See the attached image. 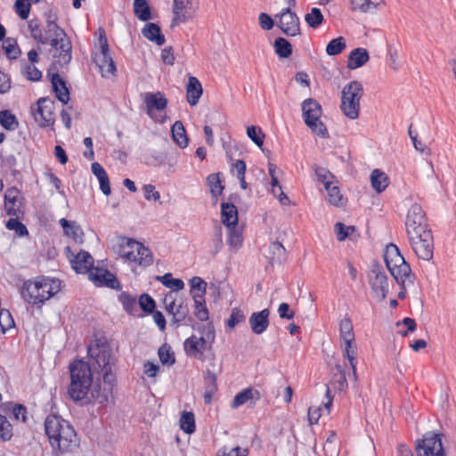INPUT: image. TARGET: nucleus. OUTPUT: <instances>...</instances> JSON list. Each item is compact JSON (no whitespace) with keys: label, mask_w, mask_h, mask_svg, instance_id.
<instances>
[{"label":"nucleus","mask_w":456,"mask_h":456,"mask_svg":"<svg viewBox=\"0 0 456 456\" xmlns=\"http://www.w3.org/2000/svg\"><path fill=\"white\" fill-rule=\"evenodd\" d=\"M118 299L120 303L123 305L125 310L129 314H133L134 310L136 308V298L133 295L127 292H122Z\"/></svg>","instance_id":"6e6d98bb"},{"label":"nucleus","mask_w":456,"mask_h":456,"mask_svg":"<svg viewBox=\"0 0 456 456\" xmlns=\"http://www.w3.org/2000/svg\"><path fill=\"white\" fill-rule=\"evenodd\" d=\"M305 20L310 28H316L322 23L323 15L319 8L313 7L310 12L305 14Z\"/></svg>","instance_id":"c03bdc74"},{"label":"nucleus","mask_w":456,"mask_h":456,"mask_svg":"<svg viewBox=\"0 0 456 456\" xmlns=\"http://www.w3.org/2000/svg\"><path fill=\"white\" fill-rule=\"evenodd\" d=\"M60 224L66 235L71 237L77 242H83L84 232L81 227L75 221H69L65 218L60 220Z\"/></svg>","instance_id":"c756f323"},{"label":"nucleus","mask_w":456,"mask_h":456,"mask_svg":"<svg viewBox=\"0 0 456 456\" xmlns=\"http://www.w3.org/2000/svg\"><path fill=\"white\" fill-rule=\"evenodd\" d=\"M328 192V200L330 204L340 207L345 203L343 195L340 192L338 186L331 184L325 188Z\"/></svg>","instance_id":"37998d69"},{"label":"nucleus","mask_w":456,"mask_h":456,"mask_svg":"<svg viewBox=\"0 0 456 456\" xmlns=\"http://www.w3.org/2000/svg\"><path fill=\"white\" fill-rule=\"evenodd\" d=\"M370 183L372 188L380 193L384 191L389 184L388 176L379 169H374L370 174Z\"/></svg>","instance_id":"473e14b6"},{"label":"nucleus","mask_w":456,"mask_h":456,"mask_svg":"<svg viewBox=\"0 0 456 456\" xmlns=\"http://www.w3.org/2000/svg\"><path fill=\"white\" fill-rule=\"evenodd\" d=\"M138 304L142 310L146 313H152L156 306L154 299L146 293L140 297Z\"/></svg>","instance_id":"69168bd1"},{"label":"nucleus","mask_w":456,"mask_h":456,"mask_svg":"<svg viewBox=\"0 0 456 456\" xmlns=\"http://www.w3.org/2000/svg\"><path fill=\"white\" fill-rule=\"evenodd\" d=\"M89 272V277L96 286L115 289L120 288L119 281L110 271L102 268H92Z\"/></svg>","instance_id":"6ab92c4d"},{"label":"nucleus","mask_w":456,"mask_h":456,"mask_svg":"<svg viewBox=\"0 0 456 456\" xmlns=\"http://www.w3.org/2000/svg\"><path fill=\"white\" fill-rule=\"evenodd\" d=\"M180 427L187 434L195 431L194 414L191 411H183L180 419Z\"/></svg>","instance_id":"49530a36"},{"label":"nucleus","mask_w":456,"mask_h":456,"mask_svg":"<svg viewBox=\"0 0 456 456\" xmlns=\"http://www.w3.org/2000/svg\"><path fill=\"white\" fill-rule=\"evenodd\" d=\"M14 326L13 318L7 309L0 310V329L4 333Z\"/></svg>","instance_id":"13d9d810"},{"label":"nucleus","mask_w":456,"mask_h":456,"mask_svg":"<svg viewBox=\"0 0 456 456\" xmlns=\"http://www.w3.org/2000/svg\"><path fill=\"white\" fill-rule=\"evenodd\" d=\"M89 362H86L90 370L102 375L103 382L108 387H112L115 381V374L113 373L114 358L111 354L110 346L95 340L94 344L88 346Z\"/></svg>","instance_id":"39448f33"},{"label":"nucleus","mask_w":456,"mask_h":456,"mask_svg":"<svg viewBox=\"0 0 456 456\" xmlns=\"http://www.w3.org/2000/svg\"><path fill=\"white\" fill-rule=\"evenodd\" d=\"M197 9L198 0H174L171 26L175 27L192 19Z\"/></svg>","instance_id":"4468645a"},{"label":"nucleus","mask_w":456,"mask_h":456,"mask_svg":"<svg viewBox=\"0 0 456 456\" xmlns=\"http://www.w3.org/2000/svg\"><path fill=\"white\" fill-rule=\"evenodd\" d=\"M142 34L148 40L155 43L157 45H162L165 43V37L161 33L160 28L155 23H147L142 29Z\"/></svg>","instance_id":"c85d7f7f"},{"label":"nucleus","mask_w":456,"mask_h":456,"mask_svg":"<svg viewBox=\"0 0 456 456\" xmlns=\"http://www.w3.org/2000/svg\"><path fill=\"white\" fill-rule=\"evenodd\" d=\"M302 116L310 130L321 137H328V130L321 120L322 114L321 104L314 99L305 100L301 104Z\"/></svg>","instance_id":"9d476101"},{"label":"nucleus","mask_w":456,"mask_h":456,"mask_svg":"<svg viewBox=\"0 0 456 456\" xmlns=\"http://www.w3.org/2000/svg\"><path fill=\"white\" fill-rule=\"evenodd\" d=\"M51 82L58 100L66 104L69 101V92L63 78L59 74L54 73L52 75Z\"/></svg>","instance_id":"bb28decb"},{"label":"nucleus","mask_w":456,"mask_h":456,"mask_svg":"<svg viewBox=\"0 0 456 456\" xmlns=\"http://www.w3.org/2000/svg\"><path fill=\"white\" fill-rule=\"evenodd\" d=\"M183 346L188 355L200 359L207 348V341L203 337L192 335L184 341Z\"/></svg>","instance_id":"4be33fe9"},{"label":"nucleus","mask_w":456,"mask_h":456,"mask_svg":"<svg viewBox=\"0 0 456 456\" xmlns=\"http://www.w3.org/2000/svg\"><path fill=\"white\" fill-rule=\"evenodd\" d=\"M207 283L200 277H193L191 280V294L194 299V296L204 297Z\"/></svg>","instance_id":"3c124183"},{"label":"nucleus","mask_w":456,"mask_h":456,"mask_svg":"<svg viewBox=\"0 0 456 456\" xmlns=\"http://www.w3.org/2000/svg\"><path fill=\"white\" fill-rule=\"evenodd\" d=\"M99 34V50L94 53V61L102 76L107 77L115 73L116 66L110 53L104 29L100 28Z\"/></svg>","instance_id":"9b49d317"},{"label":"nucleus","mask_w":456,"mask_h":456,"mask_svg":"<svg viewBox=\"0 0 456 456\" xmlns=\"http://www.w3.org/2000/svg\"><path fill=\"white\" fill-rule=\"evenodd\" d=\"M92 172L99 180L102 192L106 196L110 195L111 191L110 183L104 168L98 162H94L92 164Z\"/></svg>","instance_id":"7c9ffc66"},{"label":"nucleus","mask_w":456,"mask_h":456,"mask_svg":"<svg viewBox=\"0 0 456 456\" xmlns=\"http://www.w3.org/2000/svg\"><path fill=\"white\" fill-rule=\"evenodd\" d=\"M369 59V53L365 48H355L348 55L346 67L349 69L361 68L368 62Z\"/></svg>","instance_id":"b1692460"},{"label":"nucleus","mask_w":456,"mask_h":456,"mask_svg":"<svg viewBox=\"0 0 456 456\" xmlns=\"http://www.w3.org/2000/svg\"><path fill=\"white\" fill-rule=\"evenodd\" d=\"M171 134L175 142L182 149L188 146L189 138L185 128L180 120L175 121L171 127Z\"/></svg>","instance_id":"2f4dec72"},{"label":"nucleus","mask_w":456,"mask_h":456,"mask_svg":"<svg viewBox=\"0 0 456 456\" xmlns=\"http://www.w3.org/2000/svg\"><path fill=\"white\" fill-rule=\"evenodd\" d=\"M61 289V281L57 279L37 278L27 281L21 288L22 298L28 304H43Z\"/></svg>","instance_id":"423d86ee"},{"label":"nucleus","mask_w":456,"mask_h":456,"mask_svg":"<svg viewBox=\"0 0 456 456\" xmlns=\"http://www.w3.org/2000/svg\"><path fill=\"white\" fill-rule=\"evenodd\" d=\"M269 309L265 308L260 312L253 313L249 319L248 323L252 332L256 335L263 334L269 326Z\"/></svg>","instance_id":"412c9836"},{"label":"nucleus","mask_w":456,"mask_h":456,"mask_svg":"<svg viewBox=\"0 0 456 456\" xmlns=\"http://www.w3.org/2000/svg\"><path fill=\"white\" fill-rule=\"evenodd\" d=\"M339 334L343 342L354 341V334L353 330V323L348 317H344L339 322Z\"/></svg>","instance_id":"4c0bfd02"},{"label":"nucleus","mask_w":456,"mask_h":456,"mask_svg":"<svg viewBox=\"0 0 456 456\" xmlns=\"http://www.w3.org/2000/svg\"><path fill=\"white\" fill-rule=\"evenodd\" d=\"M3 48L7 57L10 59H16L20 53V50L17 45V41L12 37H8L5 39L3 45Z\"/></svg>","instance_id":"603ef678"},{"label":"nucleus","mask_w":456,"mask_h":456,"mask_svg":"<svg viewBox=\"0 0 456 456\" xmlns=\"http://www.w3.org/2000/svg\"><path fill=\"white\" fill-rule=\"evenodd\" d=\"M134 12L140 20L146 21L151 19V8L147 0H134Z\"/></svg>","instance_id":"c9c22d12"},{"label":"nucleus","mask_w":456,"mask_h":456,"mask_svg":"<svg viewBox=\"0 0 456 456\" xmlns=\"http://www.w3.org/2000/svg\"><path fill=\"white\" fill-rule=\"evenodd\" d=\"M203 93L202 86L199 79L195 77H190L186 85V98L191 106L198 104Z\"/></svg>","instance_id":"5701e85b"},{"label":"nucleus","mask_w":456,"mask_h":456,"mask_svg":"<svg viewBox=\"0 0 456 456\" xmlns=\"http://www.w3.org/2000/svg\"><path fill=\"white\" fill-rule=\"evenodd\" d=\"M344 343V349H343V355L345 358H346L350 363V366L352 368L354 378L357 379V372H356V354H357V346L356 344L354 341H345Z\"/></svg>","instance_id":"72a5a7b5"},{"label":"nucleus","mask_w":456,"mask_h":456,"mask_svg":"<svg viewBox=\"0 0 456 456\" xmlns=\"http://www.w3.org/2000/svg\"><path fill=\"white\" fill-rule=\"evenodd\" d=\"M260 399V394L257 390L248 387L239 392L232 402L231 403V407L232 409H237L238 407L248 403V402H256Z\"/></svg>","instance_id":"393cba45"},{"label":"nucleus","mask_w":456,"mask_h":456,"mask_svg":"<svg viewBox=\"0 0 456 456\" xmlns=\"http://www.w3.org/2000/svg\"><path fill=\"white\" fill-rule=\"evenodd\" d=\"M346 40L343 37H338L329 42L326 46V53L330 56L341 53L346 49Z\"/></svg>","instance_id":"79ce46f5"},{"label":"nucleus","mask_w":456,"mask_h":456,"mask_svg":"<svg viewBox=\"0 0 456 456\" xmlns=\"http://www.w3.org/2000/svg\"><path fill=\"white\" fill-rule=\"evenodd\" d=\"M277 26L289 37H295L300 34L299 19L289 7L283 8L279 15Z\"/></svg>","instance_id":"f3484780"},{"label":"nucleus","mask_w":456,"mask_h":456,"mask_svg":"<svg viewBox=\"0 0 456 456\" xmlns=\"http://www.w3.org/2000/svg\"><path fill=\"white\" fill-rule=\"evenodd\" d=\"M272 181H271V184H272V192L273 195H276V188L279 189V201L281 205L283 206H287L289 204V198L287 197V195L282 191L281 190V186L280 185L279 183V181H278V178L277 176H273L271 178Z\"/></svg>","instance_id":"338daca9"},{"label":"nucleus","mask_w":456,"mask_h":456,"mask_svg":"<svg viewBox=\"0 0 456 456\" xmlns=\"http://www.w3.org/2000/svg\"><path fill=\"white\" fill-rule=\"evenodd\" d=\"M223 232L220 224L215 227V232L212 239L208 243V254L212 256H216L223 248Z\"/></svg>","instance_id":"f704fd0d"},{"label":"nucleus","mask_w":456,"mask_h":456,"mask_svg":"<svg viewBox=\"0 0 456 456\" xmlns=\"http://www.w3.org/2000/svg\"><path fill=\"white\" fill-rule=\"evenodd\" d=\"M158 354L159 361L163 364L173 365L175 362L174 352L172 351L171 346L167 344L159 348Z\"/></svg>","instance_id":"8fccbe9b"},{"label":"nucleus","mask_w":456,"mask_h":456,"mask_svg":"<svg viewBox=\"0 0 456 456\" xmlns=\"http://www.w3.org/2000/svg\"><path fill=\"white\" fill-rule=\"evenodd\" d=\"M46 15L45 26L43 28L37 20L28 21V29L31 37L43 45L50 42L51 46L59 52L57 62L61 67L69 63L71 60V43L65 31L56 23V14L49 12Z\"/></svg>","instance_id":"f03ea898"},{"label":"nucleus","mask_w":456,"mask_h":456,"mask_svg":"<svg viewBox=\"0 0 456 456\" xmlns=\"http://www.w3.org/2000/svg\"><path fill=\"white\" fill-rule=\"evenodd\" d=\"M0 437L4 441H8L12 438V428L6 418L0 414Z\"/></svg>","instance_id":"774afa93"},{"label":"nucleus","mask_w":456,"mask_h":456,"mask_svg":"<svg viewBox=\"0 0 456 456\" xmlns=\"http://www.w3.org/2000/svg\"><path fill=\"white\" fill-rule=\"evenodd\" d=\"M70 384L68 387V394L74 402L90 403L91 398L97 401L100 404H105L109 401L111 387H104L102 391L93 389L91 397L88 396L90 388L93 385V374L89 365L77 360L69 365Z\"/></svg>","instance_id":"7ed1b4c3"},{"label":"nucleus","mask_w":456,"mask_h":456,"mask_svg":"<svg viewBox=\"0 0 456 456\" xmlns=\"http://www.w3.org/2000/svg\"><path fill=\"white\" fill-rule=\"evenodd\" d=\"M337 372L333 374L330 381L331 386L334 389L343 391L347 388V380L346 377V371L340 365L336 366Z\"/></svg>","instance_id":"58836bf2"},{"label":"nucleus","mask_w":456,"mask_h":456,"mask_svg":"<svg viewBox=\"0 0 456 456\" xmlns=\"http://www.w3.org/2000/svg\"><path fill=\"white\" fill-rule=\"evenodd\" d=\"M164 286L173 289L174 291H179L184 288V282L181 279L173 278L171 273H166L163 276L158 277Z\"/></svg>","instance_id":"a18cd8bd"},{"label":"nucleus","mask_w":456,"mask_h":456,"mask_svg":"<svg viewBox=\"0 0 456 456\" xmlns=\"http://www.w3.org/2000/svg\"><path fill=\"white\" fill-rule=\"evenodd\" d=\"M20 191L15 187L8 188L4 192V208L8 216L19 217L21 214L19 203Z\"/></svg>","instance_id":"aec40b11"},{"label":"nucleus","mask_w":456,"mask_h":456,"mask_svg":"<svg viewBox=\"0 0 456 456\" xmlns=\"http://www.w3.org/2000/svg\"><path fill=\"white\" fill-rule=\"evenodd\" d=\"M415 451L417 456H446L439 434H427L416 441Z\"/></svg>","instance_id":"ddd939ff"},{"label":"nucleus","mask_w":456,"mask_h":456,"mask_svg":"<svg viewBox=\"0 0 456 456\" xmlns=\"http://www.w3.org/2000/svg\"><path fill=\"white\" fill-rule=\"evenodd\" d=\"M245 320L243 312L235 307L232 310L231 315L228 318L226 324L230 329H233L237 324L242 322Z\"/></svg>","instance_id":"e2e57ef3"},{"label":"nucleus","mask_w":456,"mask_h":456,"mask_svg":"<svg viewBox=\"0 0 456 456\" xmlns=\"http://www.w3.org/2000/svg\"><path fill=\"white\" fill-rule=\"evenodd\" d=\"M208 186L210 188V192L214 198H217L223 190L224 186L222 185V181L220 179L219 174H211L207 178Z\"/></svg>","instance_id":"de8ad7c7"},{"label":"nucleus","mask_w":456,"mask_h":456,"mask_svg":"<svg viewBox=\"0 0 456 456\" xmlns=\"http://www.w3.org/2000/svg\"><path fill=\"white\" fill-rule=\"evenodd\" d=\"M248 453V450L247 448H242L240 446L229 448L227 446H224L221 448L217 455L218 456H247Z\"/></svg>","instance_id":"680f3d73"},{"label":"nucleus","mask_w":456,"mask_h":456,"mask_svg":"<svg viewBox=\"0 0 456 456\" xmlns=\"http://www.w3.org/2000/svg\"><path fill=\"white\" fill-rule=\"evenodd\" d=\"M143 102L145 104L148 116L156 122L164 123L166 118L163 116L156 117L155 110L161 111L167 106V99L161 92L145 93L143 94Z\"/></svg>","instance_id":"2eb2a0df"},{"label":"nucleus","mask_w":456,"mask_h":456,"mask_svg":"<svg viewBox=\"0 0 456 456\" xmlns=\"http://www.w3.org/2000/svg\"><path fill=\"white\" fill-rule=\"evenodd\" d=\"M31 4L28 0H16L14 9L22 20H27L29 15Z\"/></svg>","instance_id":"bf43d9fd"},{"label":"nucleus","mask_w":456,"mask_h":456,"mask_svg":"<svg viewBox=\"0 0 456 456\" xmlns=\"http://www.w3.org/2000/svg\"><path fill=\"white\" fill-rule=\"evenodd\" d=\"M243 242L242 232L238 226L228 228L227 244L233 250H238Z\"/></svg>","instance_id":"e433bc0d"},{"label":"nucleus","mask_w":456,"mask_h":456,"mask_svg":"<svg viewBox=\"0 0 456 456\" xmlns=\"http://www.w3.org/2000/svg\"><path fill=\"white\" fill-rule=\"evenodd\" d=\"M65 250L71 266L76 273H86L93 268L94 258L88 252L80 250L78 253L74 254L69 247H67Z\"/></svg>","instance_id":"a211bd4d"},{"label":"nucleus","mask_w":456,"mask_h":456,"mask_svg":"<svg viewBox=\"0 0 456 456\" xmlns=\"http://www.w3.org/2000/svg\"><path fill=\"white\" fill-rule=\"evenodd\" d=\"M221 214L222 223L227 228L238 225V211L233 204L222 203Z\"/></svg>","instance_id":"cd10ccee"},{"label":"nucleus","mask_w":456,"mask_h":456,"mask_svg":"<svg viewBox=\"0 0 456 456\" xmlns=\"http://www.w3.org/2000/svg\"><path fill=\"white\" fill-rule=\"evenodd\" d=\"M6 228L14 231L18 236H24L28 233L27 227L16 218H10L6 223Z\"/></svg>","instance_id":"052dcab7"},{"label":"nucleus","mask_w":456,"mask_h":456,"mask_svg":"<svg viewBox=\"0 0 456 456\" xmlns=\"http://www.w3.org/2000/svg\"><path fill=\"white\" fill-rule=\"evenodd\" d=\"M112 248L120 257L138 265L146 267L153 263L151 250L133 239L118 237Z\"/></svg>","instance_id":"6e6552de"},{"label":"nucleus","mask_w":456,"mask_h":456,"mask_svg":"<svg viewBox=\"0 0 456 456\" xmlns=\"http://www.w3.org/2000/svg\"><path fill=\"white\" fill-rule=\"evenodd\" d=\"M314 172L318 181L322 183L325 188L333 184L334 175L328 169L315 166Z\"/></svg>","instance_id":"5fc2aeb1"},{"label":"nucleus","mask_w":456,"mask_h":456,"mask_svg":"<svg viewBox=\"0 0 456 456\" xmlns=\"http://www.w3.org/2000/svg\"><path fill=\"white\" fill-rule=\"evenodd\" d=\"M405 229L416 256L425 261L431 260L434 254L433 235L426 214L417 203L411 205L407 212Z\"/></svg>","instance_id":"f257e3e1"},{"label":"nucleus","mask_w":456,"mask_h":456,"mask_svg":"<svg viewBox=\"0 0 456 456\" xmlns=\"http://www.w3.org/2000/svg\"><path fill=\"white\" fill-rule=\"evenodd\" d=\"M354 226H346L343 223H337L334 231L338 240L343 241L354 232Z\"/></svg>","instance_id":"4d7b16f0"},{"label":"nucleus","mask_w":456,"mask_h":456,"mask_svg":"<svg viewBox=\"0 0 456 456\" xmlns=\"http://www.w3.org/2000/svg\"><path fill=\"white\" fill-rule=\"evenodd\" d=\"M384 260L391 275L403 289L413 286L414 274L396 245L390 243L386 247Z\"/></svg>","instance_id":"0eeeda50"},{"label":"nucleus","mask_w":456,"mask_h":456,"mask_svg":"<svg viewBox=\"0 0 456 456\" xmlns=\"http://www.w3.org/2000/svg\"><path fill=\"white\" fill-rule=\"evenodd\" d=\"M363 95V86L356 80L346 85L341 92L340 109L350 119H356L360 112V101Z\"/></svg>","instance_id":"1a4fd4ad"},{"label":"nucleus","mask_w":456,"mask_h":456,"mask_svg":"<svg viewBox=\"0 0 456 456\" xmlns=\"http://www.w3.org/2000/svg\"><path fill=\"white\" fill-rule=\"evenodd\" d=\"M247 135L256 143L259 148L264 144L265 134L262 129L256 126H250L247 127Z\"/></svg>","instance_id":"864d4df0"},{"label":"nucleus","mask_w":456,"mask_h":456,"mask_svg":"<svg viewBox=\"0 0 456 456\" xmlns=\"http://www.w3.org/2000/svg\"><path fill=\"white\" fill-rule=\"evenodd\" d=\"M45 431L53 450L64 452L72 451L79 445V439L74 428L60 416H47L45 420Z\"/></svg>","instance_id":"20e7f679"},{"label":"nucleus","mask_w":456,"mask_h":456,"mask_svg":"<svg viewBox=\"0 0 456 456\" xmlns=\"http://www.w3.org/2000/svg\"><path fill=\"white\" fill-rule=\"evenodd\" d=\"M37 105L33 111L36 122L42 127L53 126L55 121L54 102L48 98H40Z\"/></svg>","instance_id":"dca6fc26"},{"label":"nucleus","mask_w":456,"mask_h":456,"mask_svg":"<svg viewBox=\"0 0 456 456\" xmlns=\"http://www.w3.org/2000/svg\"><path fill=\"white\" fill-rule=\"evenodd\" d=\"M189 314V309L187 305H184L183 302L179 303L175 308V310L173 313V323H180L181 322L184 321Z\"/></svg>","instance_id":"0e129e2a"},{"label":"nucleus","mask_w":456,"mask_h":456,"mask_svg":"<svg viewBox=\"0 0 456 456\" xmlns=\"http://www.w3.org/2000/svg\"><path fill=\"white\" fill-rule=\"evenodd\" d=\"M0 125L6 130H15L19 126L18 119L10 110L0 111Z\"/></svg>","instance_id":"ea45409f"},{"label":"nucleus","mask_w":456,"mask_h":456,"mask_svg":"<svg viewBox=\"0 0 456 456\" xmlns=\"http://www.w3.org/2000/svg\"><path fill=\"white\" fill-rule=\"evenodd\" d=\"M352 11L362 13L373 12L385 5L384 0H350Z\"/></svg>","instance_id":"a878e982"},{"label":"nucleus","mask_w":456,"mask_h":456,"mask_svg":"<svg viewBox=\"0 0 456 456\" xmlns=\"http://www.w3.org/2000/svg\"><path fill=\"white\" fill-rule=\"evenodd\" d=\"M368 281L378 301H383L389 293L388 278L380 265L373 264L368 273Z\"/></svg>","instance_id":"f8f14e48"},{"label":"nucleus","mask_w":456,"mask_h":456,"mask_svg":"<svg viewBox=\"0 0 456 456\" xmlns=\"http://www.w3.org/2000/svg\"><path fill=\"white\" fill-rule=\"evenodd\" d=\"M194 305H195V316L201 322L208 319V311L205 305L204 297L194 296Z\"/></svg>","instance_id":"09e8293b"},{"label":"nucleus","mask_w":456,"mask_h":456,"mask_svg":"<svg viewBox=\"0 0 456 456\" xmlns=\"http://www.w3.org/2000/svg\"><path fill=\"white\" fill-rule=\"evenodd\" d=\"M273 46L275 53L281 58H288L292 53V46L290 43L283 37L276 38Z\"/></svg>","instance_id":"a19ab883"}]
</instances>
